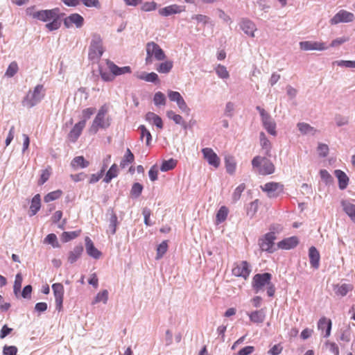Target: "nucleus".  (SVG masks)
Segmentation results:
<instances>
[{"label": "nucleus", "instance_id": "42", "mask_svg": "<svg viewBox=\"0 0 355 355\" xmlns=\"http://www.w3.org/2000/svg\"><path fill=\"white\" fill-rule=\"evenodd\" d=\"M177 161L173 158L165 160L162 162L160 170L164 172L172 170L175 167Z\"/></svg>", "mask_w": 355, "mask_h": 355}, {"label": "nucleus", "instance_id": "54", "mask_svg": "<svg viewBox=\"0 0 355 355\" xmlns=\"http://www.w3.org/2000/svg\"><path fill=\"white\" fill-rule=\"evenodd\" d=\"M336 124L338 127H341L348 124V118L340 114H336L334 118Z\"/></svg>", "mask_w": 355, "mask_h": 355}, {"label": "nucleus", "instance_id": "63", "mask_svg": "<svg viewBox=\"0 0 355 355\" xmlns=\"http://www.w3.org/2000/svg\"><path fill=\"white\" fill-rule=\"evenodd\" d=\"M17 353V348L15 346L5 345L3 349V355H16Z\"/></svg>", "mask_w": 355, "mask_h": 355}, {"label": "nucleus", "instance_id": "33", "mask_svg": "<svg viewBox=\"0 0 355 355\" xmlns=\"http://www.w3.org/2000/svg\"><path fill=\"white\" fill-rule=\"evenodd\" d=\"M89 162L88 161L85 160L83 156L75 157L71 162V166L74 168H84L87 167L89 166Z\"/></svg>", "mask_w": 355, "mask_h": 355}, {"label": "nucleus", "instance_id": "47", "mask_svg": "<svg viewBox=\"0 0 355 355\" xmlns=\"http://www.w3.org/2000/svg\"><path fill=\"white\" fill-rule=\"evenodd\" d=\"M259 207V200H255L249 204L247 209V215L252 218L257 212Z\"/></svg>", "mask_w": 355, "mask_h": 355}, {"label": "nucleus", "instance_id": "62", "mask_svg": "<svg viewBox=\"0 0 355 355\" xmlns=\"http://www.w3.org/2000/svg\"><path fill=\"white\" fill-rule=\"evenodd\" d=\"M234 110V104L232 102H227L225 105L224 114L226 116L232 117Z\"/></svg>", "mask_w": 355, "mask_h": 355}, {"label": "nucleus", "instance_id": "19", "mask_svg": "<svg viewBox=\"0 0 355 355\" xmlns=\"http://www.w3.org/2000/svg\"><path fill=\"white\" fill-rule=\"evenodd\" d=\"M240 27L246 35L252 37H254V31L257 28L253 21L248 19H243L240 23Z\"/></svg>", "mask_w": 355, "mask_h": 355}, {"label": "nucleus", "instance_id": "50", "mask_svg": "<svg viewBox=\"0 0 355 355\" xmlns=\"http://www.w3.org/2000/svg\"><path fill=\"white\" fill-rule=\"evenodd\" d=\"M227 214L228 209L225 206L221 207L216 214L217 222L218 223L223 222L227 218Z\"/></svg>", "mask_w": 355, "mask_h": 355}, {"label": "nucleus", "instance_id": "6", "mask_svg": "<svg viewBox=\"0 0 355 355\" xmlns=\"http://www.w3.org/2000/svg\"><path fill=\"white\" fill-rule=\"evenodd\" d=\"M276 239L275 233L273 232L266 234L259 239V245L262 251L272 253L275 251L274 245Z\"/></svg>", "mask_w": 355, "mask_h": 355}, {"label": "nucleus", "instance_id": "13", "mask_svg": "<svg viewBox=\"0 0 355 355\" xmlns=\"http://www.w3.org/2000/svg\"><path fill=\"white\" fill-rule=\"evenodd\" d=\"M84 21V18L80 15L73 13L64 18V25L69 28L74 24L77 28H80L83 26Z\"/></svg>", "mask_w": 355, "mask_h": 355}, {"label": "nucleus", "instance_id": "16", "mask_svg": "<svg viewBox=\"0 0 355 355\" xmlns=\"http://www.w3.org/2000/svg\"><path fill=\"white\" fill-rule=\"evenodd\" d=\"M300 47L303 51H324L327 49V46L324 42H313V41H304L300 42Z\"/></svg>", "mask_w": 355, "mask_h": 355}, {"label": "nucleus", "instance_id": "56", "mask_svg": "<svg viewBox=\"0 0 355 355\" xmlns=\"http://www.w3.org/2000/svg\"><path fill=\"white\" fill-rule=\"evenodd\" d=\"M106 168V165H104L101 171L97 174H92L90 177V180L89 181V184H94L97 182L103 175L105 173V170Z\"/></svg>", "mask_w": 355, "mask_h": 355}, {"label": "nucleus", "instance_id": "39", "mask_svg": "<svg viewBox=\"0 0 355 355\" xmlns=\"http://www.w3.org/2000/svg\"><path fill=\"white\" fill-rule=\"evenodd\" d=\"M352 289V286L351 284H343L340 286H336L334 291L337 295L340 296H345L347 293Z\"/></svg>", "mask_w": 355, "mask_h": 355}, {"label": "nucleus", "instance_id": "1", "mask_svg": "<svg viewBox=\"0 0 355 355\" xmlns=\"http://www.w3.org/2000/svg\"><path fill=\"white\" fill-rule=\"evenodd\" d=\"M108 107L103 105L100 107L97 114L89 128V132L92 135L97 133L99 129H107L111 124V119L107 116Z\"/></svg>", "mask_w": 355, "mask_h": 355}, {"label": "nucleus", "instance_id": "32", "mask_svg": "<svg viewBox=\"0 0 355 355\" xmlns=\"http://www.w3.org/2000/svg\"><path fill=\"white\" fill-rule=\"evenodd\" d=\"M41 207V199L40 194H36L31 200L30 207V216H33L37 214Z\"/></svg>", "mask_w": 355, "mask_h": 355}, {"label": "nucleus", "instance_id": "7", "mask_svg": "<svg viewBox=\"0 0 355 355\" xmlns=\"http://www.w3.org/2000/svg\"><path fill=\"white\" fill-rule=\"evenodd\" d=\"M146 54H149L158 61L164 60L166 55L160 46L154 42H148L146 45Z\"/></svg>", "mask_w": 355, "mask_h": 355}, {"label": "nucleus", "instance_id": "25", "mask_svg": "<svg viewBox=\"0 0 355 355\" xmlns=\"http://www.w3.org/2000/svg\"><path fill=\"white\" fill-rule=\"evenodd\" d=\"M259 141L262 149L265 151V155L268 157H270L272 145L263 132L259 133Z\"/></svg>", "mask_w": 355, "mask_h": 355}, {"label": "nucleus", "instance_id": "29", "mask_svg": "<svg viewBox=\"0 0 355 355\" xmlns=\"http://www.w3.org/2000/svg\"><path fill=\"white\" fill-rule=\"evenodd\" d=\"M341 205L344 211L349 216L351 220L355 223V205L348 200H342Z\"/></svg>", "mask_w": 355, "mask_h": 355}, {"label": "nucleus", "instance_id": "24", "mask_svg": "<svg viewBox=\"0 0 355 355\" xmlns=\"http://www.w3.org/2000/svg\"><path fill=\"white\" fill-rule=\"evenodd\" d=\"M297 244V238L296 236H291L279 241L277 243V246L281 249L289 250L295 248Z\"/></svg>", "mask_w": 355, "mask_h": 355}, {"label": "nucleus", "instance_id": "18", "mask_svg": "<svg viewBox=\"0 0 355 355\" xmlns=\"http://www.w3.org/2000/svg\"><path fill=\"white\" fill-rule=\"evenodd\" d=\"M85 127V120H82L77 123L69 133V139L75 142L81 135L83 128Z\"/></svg>", "mask_w": 355, "mask_h": 355}, {"label": "nucleus", "instance_id": "60", "mask_svg": "<svg viewBox=\"0 0 355 355\" xmlns=\"http://www.w3.org/2000/svg\"><path fill=\"white\" fill-rule=\"evenodd\" d=\"M157 8V3L155 1L145 2L141 9L145 12H150L155 10Z\"/></svg>", "mask_w": 355, "mask_h": 355}, {"label": "nucleus", "instance_id": "59", "mask_svg": "<svg viewBox=\"0 0 355 355\" xmlns=\"http://www.w3.org/2000/svg\"><path fill=\"white\" fill-rule=\"evenodd\" d=\"M80 2H82L83 4L86 7H94L96 8H101V3L98 0H80Z\"/></svg>", "mask_w": 355, "mask_h": 355}, {"label": "nucleus", "instance_id": "40", "mask_svg": "<svg viewBox=\"0 0 355 355\" xmlns=\"http://www.w3.org/2000/svg\"><path fill=\"white\" fill-rule=\"evenodd\" d=\"M153 103L156 106L165 105L166 103V98L162 92H157L154 95Z\"/></svg>", "mask_w": 355, "mask_h": 355}, {"label": "nucleus", "instance_id": "14", "mask_svg": "<svg viewBox=\"0 0 355 355\" xmlns=\"http://www.w3.org/2000/svg\"><path fill=\"white\" fill-rule=\"evenodd\" d=\"M263 191L270 198L276 197L283 191V185L277 182H268L261 187Z\"/></svg>", "mask_w": 355, "mask_h": 355}, {"label": "nucleus", "instance_id": "31", "mask_svg": "<svg viewBox=\"0 0 355 355\" xmlns=\"http://www.w3.org/2000/svg\"><path fill=\"white\" fill-rule=\"evenodd\" d=\"M107 214L110 216L109 220V231L112 234H114L116 233V226L118 225L117 216L112 209H108Z\"/></svg>", "mask_w": 355, "mask_h": 355}, {"label": "nucleus", "instance_id": "8", "mask_svg": "<svg viewBox=\"0 0 355 355\" xmlns=\"http://www.w3.org/2000/svg\"><path fill=\"white\" fill-rule=\"evenodd\" d=\"M354 19V15L353 13L345 10H340L330 19V24L336 25L339 23H348L353 21Z\"/></svg>", "mask_w": 355, "mask_h": 355}, {"label": "nucleus", "instance_id": "4", "mask_svg": "<svg viewBox=\"0 0 355 355\" xmlns=\"http://www.w3.org/2000/svg\"><path fill=\"white\" fill-rule=\"evenodd\" d=\"M252 165L257 172L263 175H270L275 172L273 163L265 157L256 156L252 160Z\"/></svg>", "mask_w": 355, "mask_h": 355}, {"label": "nucleus", "instance_id": "17", "mask_svg": "<svg viewBox=\"0 0 355 355\" xmlns=\"http://www.w3.org/2000/svg\"><path fill=\"white\" fill-rule=\"evenodd\" d=\"M185 6L178 4H172L164 8H160L158 11L159 14L164 17H168L172 15L179 14L185 11Z\"/></svg>", "mask_w": 355, "mask_h": 355}, {"label": "nucleus", "instance_id": "58", "mask_svg": "<svg viewBox=\"0 0 355 355\" xmlns=\"http://www.w3.org/2000/svg\"><path fill=\"white\" fill-rule=\"evenodd\" d=\"M320 175L322 180H324L327 184H330L333 182L332 176L329 173V172L327 170H320Z\"/></svg>", "mask_w": 355, "mask_h": 355}, {"label": "nucleus", "instance_id": "46", "mask_svg": "<svg viewBox=\"0 0 355 355\" xmlns=\"http://www.w3.org/2000/svg\"><path fill=\"white\" fill-rule=\"evenodd\" d=\"M142 191L143 186L139 182H135L132 186L130 195L132 198H137L140 196Z\"/></svg>", "mask_w": 355, "mask_h": 355}, {"label": "nucleus", "instance_id": "61", "mask_svg": "<svg viewBox=\"0 0 355 355\" xmlns=\"http://www.w3.org/2000/svg\"><path fill=\"white\" fill-rule=\"evenodd\" d=\"M45 242L52 245L53 247H58V243L57 240V236L55 234H49L45 238Z\"/></svg>", "mask_w": 355, "mask_h": 355}, {"label": "nucleus", "instance_id": "53", "mask_svg": "<svg viewBox=\"0 0 355 355\" xmlns=\"http://www.w3.org/2000/svg\"><path fill=\"white\" fill-rule=\"evenodd\" d=\"M22 280H23V279H22L21 275L20 273L17 274L15 276V279L14 286H13L14 293L16 295L17 294L18 292H19V291L21 289Z\"/></svg>", "mask_w": 355, "mask_h": 355}, {"label": "nucleus", "instance_id": "26", "mask_svg": "<svg viewBox=\"0 0 355 355\" xmlns=\"http://www.w3.org/2000/svg\"><path fill=\"white\" fill-rule=\"evenodd\" d=\"M331 320L325 317L321 318L318 322V328L320 330H326L324 337H329L331 329Z\"/></svg>", "mask_w": 355, "mask_h": 355}, {"label": "nucleus", "instance_id": "38", "mask_svg": "<svg viewBox=\"0 0 355 355\" xmlns=\"http://www.w3.org/2000/svg\"><path fill=\"white\" fill-rule=\"evenodd\" d=\"M226 171L228 173L232 175L236 170V162L233 157L226 156L225 158Z\"/></svg>", "mask_w": 355, "mask_h": 355}, {"label": "nucleus", "instance_id": "41", "mask_svg": "<svg viewBox=\"0 0 355 355\" xmlns=\"http://www.w3.org/2000/svg\"><path fill=\"white\" fill-rule=\"evenodd\" d=\"M168 250V242L167 241H163L157 248V254L155 259L157 260L162 258L164 254L167 252Z\"/></svg>", "mask_w": 355, "mask_h": 355}, {"label": "nucleus", "instance_id": "2", "mask_svg": "<svg viewBox=\"0 0 355 355\" xmlns=\"http://www.w3.org/2000/svg\"><path fill=\"white\" fill-rule=\"evenodd\" d=\"M45 89L42 85H37L33 90H29L21 101L24 107L31 108L37 105L44 97Z\"/></svg>", "mask_w": 355, "mask_h": 355}, {"label": "nucleus", "instance_id": "43", "mask_svg": "<svg viewBox=\"0 0 355 355\" xmlns=\"http://www.w3.org/2000/svg\"><path fill=\"white\" fill-rule=\"evenodd\" d=\"M245 189V184L242 183L239 184L234 191L232 199L234 203L236 202L241 198L242 193Z\"/></svg>", "mask_w": 355, "mask_h": 355}, {"label": "nucleus", "instance_id": "51", "mask_svg": "<svg viewBox=\"0 0 355 355\" xmlns=\"http://www.w3.org/2000/svg\"><path fill=\"white\" fill-rule=\"evenodd\" d=\"M62 194V191L60 190L54 191L49 193L44 196V202H49L51 201L58 199Z\"/></svg>", "mask_w": 355, "mask_h": 355}, {"label": "nucleus", "instance_id": "15", "mask_svg": "<svg viewBox=\"0 0 355 355\" xmlns=\"http://www.w3.org/2000/svg\"><path fill=\"white\" fill-rule=\"evenodd\" d=\"M250 272V269L249 264L245 261H241L232 268V274L234 276L242 277L244 279H246L249 276Z\"/></svg>", "mask_w": 355, "mask_h": 355}, {"label": "nucleus", "instance_id": "37", "mask_svg": "<svg viewBox=\"0 0 355 355\" xmlns=\"http://www.w3.org/2000/svg\"><path fill=\"white\" fill-rule=\"evenodd\" d=\"M135 156L129 148H127L125 154L124 155L121 163L120 166L122 168H125L129 164L134 162Z\"/></svg>", "mask_w": 355, "mask_h": 355}, {"label": "nucleus", "instance_id": "34", "mask_svg": "<svg viewBox=\"0 0 355 355\" xmlns=\"http://www.w3.org/2000/svg\"><path fill=\"white\" fill-rule=\"evenodd\" d=\"M173 66V62L171 60H166L157 64L156 70L160 73H168Z\"/></svg>", "mask_w": 355, "mask_h": 355}, {"label": "nucleus", "instance_id": "36", "mask_svg": "<svg viewBox=\"0 0 355 355\" xmlns=\"http://www.w3.org/2000/svg\"><path fill=\"white\" fill-rule=\"evenodd\" d=\"M297 128L299 130L303 135H314L316 132V130L306 123H298Z\"/></svg>", "mask_w": 355, "mask_h": 355}, {"label": "nucleus", "instance_id": "35", "mask_svg": "<svg viewBox=\"0 0 355 355\" xmlns=\"http://www.w3.org/2000/svg\"><path fill=\"white\" fill-rule=\"evenodd\" d=\"M118 175V166L116 164H114L111 166L110 169L105 174V177L103 179V181L105 183H109L110 181L116 178Z\"/></svg>", "mask_w": 355, "mask_h": 355}, {"label": "nucleus", "instance_id": "57", "mask_svg": "<svg viewBox=\"0 0 355 355\" xmlns=\"http://www.w3.org/2000/svg\"><path fill=\"white\" fill-rule=\"evenodd\" d=\"M18 67L16 62H12L8 66L6 75L8 77H12L17 72Z\"/></svg>", "mask_w": 355, "mask_h": 355}, {"label": "nucleus", "instance_id": "28", "mask_svg": "<svg viewBox=\"0 0 355 355\" xmlns=\"http://www.w3.org/2000/svg\"><path fill=\"white\" fill-rule=\"evenodd\" d=\"M334 173L338 180V187L340 189L343 190L346 189L349 183V178L345 173L338 169L334 171Z\"/></svg>", "mask_w": 355, "mask_h": 355}, {"label": "nucleus", "instance_id": "55", "mask_svg": "<svg viewBox=\"0 0 355 355\" xmlns=\"http://www.w3.org/2000/svg\"><path fill=\"white\" fill-rule=\"evenodd\" d=\"M216 72L220 78L225 79L229 77V73L226 67L223 65L219 64L216 69Z\"/></svg>", "mask_w": 355, "mask_h": 355}, {"label": "nucleus", "instance_id": "52", "mask_svg": "<svg viewBox=\"0 0 355 355\" xmlns=\"http://www.w3.org/2000/svg\"><path fill=\"white\" fill-rule=\"evenodd\" d=\"M333 64L338 67L355 68V60H336L333 62Z\"/></svg>", "mask_w": 355, "mask_h": 355}, {"label": "nucleus", "instance_id": "30", "mask_svg": "<svg viewBox=\"0 0 355 355\" xmlns=\"http://www.w3.org/2000/svg\"><path fill=\"white\" fill-rule=\"evenodd\" d=\"M146 120L148 122H153L157 128L162 129L163 128V122L160 116L155 114L154 112H148L146 114Z\"/></svg>", "mask_w": 355, "mask_h": 355}, {"label": "nucleus", "instance_id": "20", "mask_svg": "<svg viewBox=\"0 0 355 355\" xmlns=\"http://www.w3.org/2000/svg\"><path fill=\"white\" fill-rule=\"evenodd\" d=\"M310 264L314 269H318L320 266V253L315 247L311 246L309 250Z\"/></svg>", "mask_w": 355, "mask_h": 355}, {"label": "nucleus", "instance_id": "5", "mask_svg": "<svg viewBox=\"0 0 355 355\" xmlns=\"http://www.w3.org/2000/svg\"><path fill=\"white\" fill-rule=\"evenodd\" d=\"M272 275L268 272L256 274L252 279V287L255 293L263 291V288L270 282Z\"/></svg>", "mask_w": 355, "mask_h": 355}, {"label": "nucleus", "instance_id": "64", "mask_svg": "<svg viewBox=\"0 0 355 355\" xmlns=\"http://www.w3.org/2000/svg\"><path fill=\"white\" fill-rule=\"evenodd\" d=\"M318 151L320 156L322 157H325L327 156L329 153V147L327 144H319L318 147Z\"/></svg>", "mask_w": 355, "mask_h": 355}, {"label": "nucleus", "instance_id": "48", "mask_svg": "<svg viewBox=\"0 0 355 355\" xmlns=\"http://www.w3.org/2000/svg\"><path fill=\"white\" fill-rule=\"evenodd\" d=\"M80 230L73 232H64L62 234V240L63 242H68L74 239L80 235Z\"/></svg>", "mask_w": 355, "mask_h": 355}, {"label": "nucleus", "instance_id": "27", "mask_svg": "<svg viewBox=\"0 0 355 355\" xmlns=\"http://www.w3.org/2000/svg\"><path fill=\"white\" fill-rule=\"evenodd\" d=\"M250 320L254 323H262L266 319V312L264 309L254 311L248 314Z\"/></svg>", "mask_w": 355, "mask_h": 355}, {"label": "nucleus", "instance_id": "45", "mask_svg": "<svg viewBox=\"0 0 355 355\" xmlns=\"http://www.w3.org/2000/svg\"><path fill=\"white\" fill-rule=\"evenodd\" d=\"M139 130L141 131V139L142 140L144 137H146V144L147 146H149L152 140V136L150 132L146 129V128L144 125H141L139 127Z\"/></svg>", "mask_w": 355, "mask_h": 355}, {"label": "nucleus", "instance_id": "9", "mask_svg": "<svg viewBox=\"0 0 355 355\" xmlns=\"http://www.w3.org/2000/svg\"><path fill=\"white\" fill-rule=\"evenodd\" d=\"M52 289L55 297L56 310L60 311L62 309L64 287L60 283H55L52 285Z\"/></svg>", "mask_w": 355, "mask_h": 355}, {"label": "nucleus", "instance_id": "49", "mask_svg": "<svg viewBox=\"0 0 355 355\" xmlns=\"http://www.w3.org/2000/svg\"><path fill=\"white\" fill-rule=\"evenodd\" d=\"M51 20V22L46 24V28L51 31L58 29L61 25L59 15L58 14V15L55 17H53Z\"/></svg>", "mask_w": 355, "mask_h": 355}, {"label": "nucleus", "instance_id": "44", "mask_svg": "<svg viewBox=\"0 0 355 355\" xmlns=\"http://www.w3.org/2000/svg\"><path fill=\"white\" fill-rule=\"evenodd\" d=\"M108 300V291L107 290H103L101 292H99L97 293L96 296L95 297L92 304H96L98 302H103L104 304H106Z\"/></svg>", "mask_w": 355, "mask_h": 355}, {"label": "nucleus", "instance_id": "21", "mask_svg": "<svg viewBox=\"0 0 355 355\" xmlns=\"http://www.w3.org/2000/svg\"><path fill=\"white\" fill-rule=\"evenodd\" d=\"M85 247L87 253L89 256L96 259H98L101 257V252L95 248L92 241L88 236L85 238Z\"/></svg>", "mask_w": 355, "mask_h": 355}, {"label": "nucleus", "instance_id": "23", "mask_svg": "<svg viewBox=\"0 0 355 355\" xmlns=\"http://www.w3.org/2000/svg\"><path fill=\"white\" fill-rule=\"evenodd\" d=\"M83 252V246L82 244H79L75 246L72 250L69 251L67 261L71 264L75 263L81 256Z\"/></svg>", "mask_w": 355, "mask_h": 355}, {"label": "nucleus", "instance_id": "10", "mask_svg": "<svg viewBox=\"0 0 355 355\" xmlns=\"http://www.w3.org/2000/svg\"><path fill=\"white\" fill-rule=\"evenodd\" d=\"M262 125L267 132L273 136L276 137L277 132L276 130L277 124L275 121L272 118L270 114L265 115L261 119Z\"/></svg>", "mask_w": 355, "mask_h": 355}, {"label": "nucleus", "instance_id": "3", "mask_svg": "<svg viewBox=\"0 0 355 355\" xmlns=\"http://www.w3.org/2000/svg\"><path fill=\"white\" fill-rule=\"evenodd\" d=\"M103 41L101 35L94 33L92 37L90 45L89 46L88 58L92 62H98L104 53Z\"/></svg>", "mask_w": 355, "mask_h": 355}, {"label": "nucleus", "instance_id": "11", "mask_svg": "<svg viewBox=\"0 0 355 355\" xmlns=\"http://www.w3.org/2000/svg\"><path fill=\"white\" fill-rule=\"evenodd\" d=\"M59 12L58 8L51 10H42L37 11L33 14V18L37 19L42 21H51L53 17H55Z\"/></svg>", "mask_w": 355, "mask_h": 355}, {"label": "nucleus", "instance_id": "12", "mask_svg": "<svg viewBox=\"0 0 355 355\" xmlns=\"http://www.w3.org/2000/svg\"><path fill=\"white\" fill-rule=\"evenodd\" d=\"M203 157L207 161L208 164L217 168L220 166V158L211 148H205L202 149Z\"/></svg>", "mask_w": 355, "mask_h": 355}, {"label": "nucleus", "instance_id": "22", "mask_svg": "<svg viewBox=\"0 0 355 355\" xmlns=\"http://www.w3.org/2000/svg\"><path fill=\"white\" fill-rule=\"evenodd\" d=\"M107 65L110 71L114 74V76L131 72V69L130 67L127 66L119 67L110 60H107Z\"/></svg>", "mask_w": 355, "mask_h": 355}]
</instances>
